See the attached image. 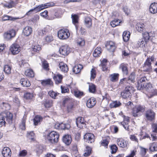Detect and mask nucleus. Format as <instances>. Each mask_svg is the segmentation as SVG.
Instances as JSON below:
<instances>
[{
	"label": "nucleus",
	"instance_id": "f257e3e1",
	"mask_svg": "<svg viewBox=\"0 0 157 157\" xmlns=\"http://www.w3.org/2000/svg\"><path fill=\"white\" fill-rule=\"evenodd\" d=\"M54 5V3L53 2H50L44 4H42L39 5L35 8L29 10L27 13V15H29L31 14V13L34 12L35 13L40 11L41 10L48 7L52 6Z\"/></svg>",
	"mask_w": 157,
	"mask_h": 157
},
{
	"label": "nucleus",
	"instance_id": "f03ea898",
	"mask_svg": "<svg viewBox=\"0 0 157 157\" xmlns=\"http://www.w3.org/2000/svg\"><path fill=\"white\" fill-rule=\"evenodd\" d=\"M59 137V135L56 132L52 131L47 135V139L50 143L53 144L58 141Z\"/></svg>",
	"mask_w": 157,
	"mask_h": 157
},
{
	"label": "nucleus",
	"instance_id": "7ed1b4c3",
	"mask_svg": "<svg viewBox=\"0 0 157 157\" xmlns=\"http://www.w3.org/2000/svg\"><path fill=\"white\" fill-rule=\"evenodd\" d=\"M144 116L146 121L152 122L155 119V113L152 110L149 109L146 111Z\"/></svg>",
	"mask_w": 157,
	"mask_h": 157
},
{
	"label": "nucleus",
	"instance_id": "20e7f679",
	"mask_svg": "<svg viewBox=\"0 0 157 157\" xmlns=\"http://www.w3.org/2000/svg\"><path fill=\"white\" fill-rule=\"evenodd\" d=\"M148 81L146 76L141 77L138 81L137 86V90L142 91L143 85H144L148 83Z\"/></svg>",
	"mask_w": 157,
	"mask_h": 157
},
{
	"label": "nucleus",
	"instance_id": "39448f33",
	"mask_svg": "<svg viewBox=\"0 0 157 157\" xmlns=\"http://www.w3.org/2000/svg\"><path fill=\"white\" fill-rule=\"evenodd\" d=\"M133 87L130 86L125 87L124 90L121 94V96L124 98H129L131 96V91H132Z\"/></svg>",
	"mask_w": 157,
	"mask_h": 157
},
{
	"label": "nucleus",
	"instance_id": "423d86ee",
	"mask_svg": "<svg viewBox=\"0 0 157 157\" xmlns=\"http://www.w3.org/2000/svg\"><path fill=\"white\" fill-rule=\"evenodd\" d=\"M70 34L67 30L61 29L58 33V36L61 39H66L69 37Z\"/></svg>",
	"mask_w": 157,
	"mask_h": 157
},
{
	"label": "nucleus",
	"instance_id": "0eeeda50",
	"mask_svg": "<svg viewBox=\"0 0 157 157\" xmlns=\"http://www.w3.org/2000/svg\"><path fill=\"white\" fill-rule=\"evenodd\" d=\"M145 110V107L141 105H138L135 107L133 110L132 115L134 117H138L140 115L139 114V112H143Z\"/></svg>",
	"mask_w": 157,
	"mask_h": 157
},
{
	"label": "nucleus",
	"instance_id": "6e6552de",
	"mask_svg": "<svg viewBox=\"0 0 157 157\" xmlns=\"http://www.w3.org/2000/svg\"><path fill=\"white\" fill-rule=\"evenodd\" d=\"M83 138L85 141L88 143H92L95 141L94 135L91 133H86L84 135Z\"/></svg>",
	"mask_w": 157,
	"mask_h": 157
},
{
	"label": "nucleus",
	"instance_id": "1a4fd4ad",
	"mask_svg": "<svg viewBox=\"0 0 157 157\" xmlns=\"http://www.w3.org/2000/svg\"><path fill=\"white\" fill-rule=\"evenodd\" d=\"M10 51L13 55L18 54L21 51L20 46L16 44H12L10 47Z\"/></svg>",
	"mask_w": 157,
	"mask_h": 157
},
{
	"label": "nucleus",
	"instance_id": "9d476101",
	"mask_svg": "<svg viewBox=\"0 0 157 157\" xmlns=\"http://www.w3.org/2000/svg\"><path fill=\"white\" fill-rule=\"evenodd\" d=\"M86 121H85L84 118L82 117H78L76 119V123L77 126L80 128H82L85 127Z\"/></svg>",
	"mask_w": 157,
	"mask_h": 157
},
{
	"label": "nucleus",
	"instance_id": "9b49d317",
	"mask_svg": "<svg viewBox=\"0 0 157 157\" xmlns=\"http://www.w3.org/2000/svg\"><path fill=\"white\" fill-rule=\"evenodd\" d=\"M70 48L67 45L62 46L59 49L60 54L63 56L67 55L70 53Z\"/></svg>",
	"mask_w": 157,
	"mask_h": 157
},
{
	"label": "nucleus",
	"instance_id": "f8f14e48",
	"mask_svg": "<svg viewBox=\"0 0 157 157\" xmlns=\"http://www.w3.org/2000/svg\"><path fill=\"white\" fill-rule=\"evenodd\" d=\"M16 34V32L15 30L12 29L8 32L4 34V38L6 40H10L14 37L15 36Z\"/></svg>",
	"mask_w": 157,
	"mask_h": 157
},
{
	"label": "nucleus",
	"instance_id": "ddd939ff",
	"mask_svg": "<svg viewBox=\"0 0 157 157\" xmlns=\"http://www.w3.org/2000/svg\"><path fill=\"white\" fill-rule=\"evenodd\" d=\"M66 104H69L68 105L67 109L68 112H70L73 107V104L72 101L69 98H65L63 101V105H65Z\"/></svg>",
	"mask_w": 157,
	"mask_h": 157
},
{
	"label": "nucleus",
	"instance_id": "4468645a",
	"mask_svg": "<svg viewBox=\"0 0 157 157\" xmlns=\"http://www.w3.org/2000/svg\"><path fill=\"white\" fill-rule=\"evenodd\" d=\"M6 118V121L9 124H11L13 120V115L12 113L9 112H7L4 113L2 116Z\"/></svg>",
	"mask_w": 157,
	"mask_h": 157
},
{
	"label": "nucleus",
	"instance_id": "2eb2a0df",
	"mask_svg": "<svg viewBox=\"0 0 157 157\" xmlns=\"http://www.w3.org/2000/svg\"><path fill=\"white\" fill-rule=\"evenodd\" d=\"M97 102L96 99L94 97H91L86 102V106L89 108H92L94 106Z\"/></svg>",
	"mask_w": 157,
	"mask_h": 157
},
{
	"label": "nucleus",
	"instance_id": "dca6fc26",
	"mask_svg": "<svg viewBox=\"0 0 157 157\" xmlns=\"http://www.w3.org/2000/svg\"><path fill=\"white\" fill-rule=\"evenodd\" d=\"M2 153L4 157H10L11 155L10 149L7 147H5L3 148L2 150Z\"/></svg>",
	"mask_w": 157,
	"mask_h": 157
},
{
	"label": "nucleus",
	"instance_id": "f3484780",
	"mask_svg": "<svg viewBox=\"0 0 157 157\" xmlns=\"http://www.w3.org/2000/svg\"><path fill=\"white\" fill-rule=\"evenodd\" d=\"M153 35L152 32H145L143 33V36L145 42H147L150 39H151L153 37Z\"/></svg>",
	"mask_w": 157,
	"mask_h": 157
},
{
	"label": "nucleus",
	"instance_id": "a211bd4d",
	"mask_svg": "<svg viewBox=\"0 0 157 157\" xmlns=\"http://www.w3.org/2000/svg\"><path fill=\"white\" fill-rule=\"evenodd\" d=\"M71 135L67 134L64 135L63 137V141L67 145H69L71 142Z\"/></svg>",
	"mask_w": 157,
	"mask_h": 157
},
{
	"label": "nucleus",
	"instance_id": "6ab92c4d",
	"mask_svg": "<svg viewBox=\"0 0 157 157\" xmlns=\"http://www.w3.org/2000/svg\"><path fill=\"white\" fill-rule=\"evenodd\" d=\"M49 30V26H47L43 29L39 30L38 31V34L39 36H43L48 33Z\"/></svg>",
	"mask_w": 157,
	"mask_h": 157
},
{
	"label": "nucleus",
	"instance_id": "aec40b11",
	"mask_svg": "<svg viewBox=\"0 0 157 157\" xmlns=\"http://www.w3.org/2000/svg\"><path fill=\"white\" fill-rule=\"evenodd\" d=\"M58 66L60 71L62 72L66 73L68 71L67 65L63 62L59 63Z\"/></svg>",
	"mask_w": 157,
	"mask_h": 157
},
{
	"label": "nucleus",
	"instance_id": "412c9836",
	"mask_svg": "<svg viewBox=\"0 0 157 157\" xmlns=\"http://www.w3.org/2000/svg\"><path fill=\"white\" fill-rule=\"evenodd\" d=\"M53 78L56 84H59L62 82L63 77L62 75L60 74H54Z\"/></svg>",
	"mask_w": 157,
	"mask_h": 157
},
{
	"label": "nucleus",
	"instance_id": "4be33fe9",
	"mask_svg": "<svg viewBox=\"0 0 157 157\" xmlns=\"http://www.w3.org/2000/svg\"><path fill=\"white\" fill-rule=\"evenodd\" d=\"M117 143L120 147L125 148L127 146V142L122 139H118L117 140Z\"/></svg>",
	"mask_w": 157,
	"mask_h": 157
},
{
	"label": "nucleus",
	"instance_id": "5701e85b",
	"mask_svg": "<svg viewBox=\"0 0 157 157\" xmlns=\"http://www.w3.org/2000/svg\"><path fill=\"white\" fill-rule=\"evenodd\" d=\"M84 22V24L87 28H89L91 27L92 21L90 17L88 16L85 17Z\"/></svg>",
	"mask_w": 157,
	"mask_h": 157
},
{
	"label": "nucleus",
	"instance_id": "b1692460",
	"mask_svg": "<svg viewBox=\"0 0 157 157\" xmlns=\"http://www.w3.org/2000/svg\"><path fill=\"white\" fill-rule=\"evenodd\" d=\"M119 69L122 70L124 75H127L128 74V71L127 65L124 63L121 64L119 67Z\"/></svg>",
	"mask_w": 157,
	"mask_h": 157
},
{
	"label": "nucleus",
	"instance_id": "393cba45",
	"mask_svg": "<svg viewBox=\"0 0 157 157\" xmlns=\"http://www.w3.org/2000/svg\"><path fill=\"white\" fill-rule=\"evenodd\" d=\"M20 82L21 85L25 87H29L31 85L30 81L27 78H21Z\"/></svg>",
	"mask_w": 157,
	"mask_h": 157
},
{
	"label": "nucleus",
	"instance_id": "a878e982",
	"mask_svg": "<svg viewBox=\"0 0 157 157\" xmlns=\"http://www.w3.org/2000/svg\"><path fill=\"white\" fill-rule=\"evenodd\" d=\"M149 150L152 152L157 151V142H155L150 144Z\"/></svg>",
	"mask_w": 157,
	"mask_h": 157
},
{
	"label": "nucleus",
	"instance_id": "bb28decb",
	"mask_svg": "<svg viewBox=\"0 0 157 157\" xmlns=\"http://www.w3.org/2000/svg\"><path fill=\"white\" fill-rule=\"evenodd\" d=\"M149 10L151 13H155L157 12V3H152L150 7Z\"/></svg>",
	"mask_w": 157,
	"mask_h": 157
},
{
	"label": "nucleus",
	"instance_id": "cd10ccee",
	"mask_svg": "<svg viewBox=\"0 0 157 157\" xmlns=\"http://www.w3.org/2000/svg\"><path fill=\"white\" fill-rule=\"evenodd\" d=\"M32 31V29L29 26L25 27L23 30V33L26 36H29Z\"/></svg>",
	"mask_w": 157,
	"mask_h": 157
},
{
	"label": "nucleus",
	"instance_id": "c85d7f7f",
	"mask_svg": "<svg viewBox=\"0 0 157 157\" xmlns=\"http://www.w3.org/2000/svg\"><path fill=\"white\" fill-rule=\"evenodd\" d=\"M143 91L144 90H146L148 92L150 93L152 92V87L151 84L148 82V83L144 85H143Z\"/></svg>",
	"mask_w": 157,
	"mask_h": 157
},
{
	"label": "nucleus",
	"instance_id": "c756f323",
	"mask_svg": "<svg viewBox=\"0 0 157 157\" xmlns=\"http://www.w3.org/2000/svg\"><path fill=\"white\" fill-rule=\"evenodd\" d=\"M82 68L83 67L81 64L75 65L73 68V71L75 74H78L80 72Z\"/></svg>",
	"mask_w": 157,
	"mask_h": 157
},
{
	"label": "nucleus",
	"instance_id": "7c9ffc66",
	"mask_svg": "<svg viewBox=\"0 0 157 157\" xmlns=\"http://www.w3.org/2000/svg\"><path fill=\"white\" fill-rule=\"evenodd\" d=\"M130 35V33L129 31H125L123 32L122 36L124 42H127L129 40Z\"/></svg>",
	"mask_w": 157,
	"mask_h": 157
},
{
	"label": "nucleus",
	"instance_id": "2f4dec72",
	"mask_svg": "<svg viewBox=\"0 0 157 157\" xmlns=\"http://www.w3.org/2000/svg\"><path fill=\"white\" fill-rule=\"evenodd\" d=\"M101 49L100 47H97L94 51L93 54L94 57H97L100 56L101 52Z\"/></svg>",
	"mask_w": 157,
	"mask_h": 157
},
{
	"label": "nucleus",
	"instance_id": "473e14b6",
	"mask_svg": "<svg viewBox=\"0 0 157 157\" xmlns=\"http://www.w3.org/2000/svg\"><path fill=\"white\" fill-rule=\"evenodd\" d=\"M107 60L105 59H103L101 61V63L100 65V66L102 67V70L104 71H107V70L108 67L107 66Z\"/></svg>",
	"mask_w": 157,
	"mask_h": 157
},
{
	"label": "nucleus",
	"instance_id": "72a5a7b5",
	"mask_svg": "<svg viewBox=\"0 0 157 157\" xmlns=\"http://www.w3.org/2000/svg\"><path fill=\"white\" fill-rule=\"evenodd\" d=\"M119 74L118 73H113L110 75V80L112 82H116L118 80L119 77Z\"/></svg>",
	"mask_w": 157,
	"mask_h": 157
},
{
	"label": "nucleus",
	"instance_id": "f704fd0d",
	"mask_svg": "<svg viewBox=\"0 0 157 157\" xmlns=\"http://www.w3.org/2000/svg\"><path fill=\"white\" fill-rule=\"evenodd\" d=\"M25 74L27 76L30 78H33L34 76V72L31 69L26 70L25 72Z\"/></svg>",
	"mask_w": 157,
	"mask_h": 157
},
{
	"label": "nucleus",
	"instance_id": "c9c22d12",
	"mask_svg": "<svg viewBox=\"0 0 157 157\" xmlns=\"http://www.w3.org/2000/svg\"><path fill=\"white\" fill-rule=\"evenodd\" d=\"M121 103L119 101H114L110 104V107L111 108H116L120 106Z\"/></svg>",
	"mask_w": 157,
	"mask_h": 157
},
{
	"label": "nucleus",
	"instance_id": "e433bc0d",
	"mask_svg": "<svg viewBox=\"0 0 157 157\" xmlns=\"http://www.w3.org/2000/svg\"><path fill=\"white\" fill-rule=\"evenodd\" d=\"M42 120V118L40 116H36L33 119L34 124L35 125L38 124Z\"/></svg>",
	"mask_w": 157,
	"mask_h": 157
},
{
	"label": "nucleus",
	"instance_id": "4c0bfd02",
	"mask_svg": "<svg viewBox=\"0 0 157 157\" xmlns=\"http://www.w3.org/2000/svg\"><path fill=\"white\" fill-rule=\"evenodd\" d=\"M135 76L134 73H132L129 75L128 78H127V83H130V82L134 83L135 81Z\"/></svg>",
	"mask_w": 157,
	"mask_h": 157
},
{
	"label": "nucleus",
	"instance_id": "58836bf2",
	"mask_svg": "<svg viewBox=\"0 0 157 157\" xmlns=\"http://www.w3.org/2000/svg\"><path fill=\"white\" fill-rule=\"evenodd\" d=\"M144 24L142 23H138L136 26V29L139 32H141L143 30Z\"/></svg>",
	"mask_w": 157,
	"mask_h": 157
},
{
	"label": "nucleus",
	"instance_id": "ea45409f",
	"mask_svg": "<svg viewBox=\"0 0 157 157\" xmlns=\"http://www.w3.org/2000/svg\"><path fill=\"white\" fill-rule=\"evenodd\" d=\"M17 19V18L16 17H13L7 15H4L2 17V20L3 21L7 20L14 21Z\"/></svg>",
	"mask_w": 157,
	"mask_h": 157
},
{
	"label": "nucleus",
	"instance_id": "a19ab883",
	"mask_svg": "<svg viewBox=\"0 0 157 157\" xmlns=\"http://www.w3.org/2000/svg\"><path fill=\"white\" fill-rule=\"evenodd\" d=\"M42 85L44 86L48 85H51L52 83V81L50 79L42 80L41 82Z\"/></svg>",
	"mask_w": 157,
	"mask_h": 157
},
{
	"label": "nucleus",
	"instance_id": "79ce46f5",
	"mask_svg": "<svg viewBox=\"0 0 157 157\" xmlns=\"http://www.w3.org/2000/svg\"><path fill=\"white\" fill-rule=\"evenodd\" d=\"M44 149L42 145H40L37 146L36 149V152L37 154L40 155L43 152Z\"/></svg>",
	"mask_w": 157,
	"mask_h": 157
},
{
	"label": "nucleus",
	"instance_id": "37998d69",
	"mask_svg": "<svg viewBox=\"0 0 157 157\" xmlns=\"http://www.w3.org/2000/svg\"><path fill=\"white\" fill-rule=\"evenodd\" d=\"M26 117L24 116L22 118L21 124L20 125V128L22 130H25V123L26 121Z\"/></svg>",
	"mask_w": 157,
	"mask_h": 157
},
{
	"label": "nucleus",
	"instance_id": "c03bdc74",
	"mask_svg": "<svg viewBox=\"0 0 157 157\" xmlns=\"http://www.w3.org/2000/svg\"><path fill=\"white\" fill-rule=\"evenodd\" d=\"M91 148L89 146H87L86 148L85 152L84 154L85 156H88L90 155L91 153Z\"/></svg>",
	"mask_w": 157,
	"mask_h": 157
},
{
	"label": "nucleus",
	"instance_id": "a18cd8bd",
	"mask_svg": "<svg viewBox=\"0 0 157 157\" xmlns=\"http://www.w3.org/2000/svg\"><path fill=\"white\" fill-rule=\"evenodd\" d=\"M110 150H111V152L112 154L116 153L117 151L118 150V147L115 144H113L110 146Z\"/></svg>",
	"mask_w": 157,
	"mask_h": 157
},
{
	"label": "nucleus",
	"instance_id": "49530a36",
	"mask_svg": "<svg viewBox=\"0 0 157 157\" xmlns=\"http://www.w3.org/2000/svg\"><path fill=\"white\" fill-rule=\"evenodd\" d=\"M77 45L80 46H84L85 44V41L82 38H78L77 40Z\"/></svg>",
	"mask_w": 157,
	"mask_h": 157
},
{
	"label": "nucleus",
	"instance_id": "de8ad7c7",
	"mask_svg": "<svg viewBox=\"0 0 157 157\" xmlns=\"http://www.w3.org/2000/svg\"><path fill=\"white\" fill-rule=\"evenodd\" d=\"M71 18H72V23L75 25L78 22V17L76 14H72Z\"/></svg>",
	"mask_w": 157,
	"mask_h": 157
},
{
	"label": "nucleus",
	"instance_id": "09e8293b",
	"mask_svg": "<svg viewBox=\"0 0 157 157\" xmlns=\"http://www.w3.org/2000/svg\"><path fill=\"white\" fill-rule=\"evenodd\" d=\"M11 67L8 65H6L4 67V71L7 74L11 73Z\"/></svg>",
	"mask_w": 157,
	"mask_h": 157
},
{
	"label": "nucleus",
	"instance_id": "8fccbe9b",
	"mask_svg": "<svg viewBox=\"0 0 157 157\" xmlns=\"http://www.w3.org/2000/svg\"><path fill=\"white\" fill-rule=\"evenodd\" d=\"M120 23V21H119L118 19H114L110 22V25L112 27H114L118 25Z\"/></svg>",
	"mask_w": 157,
	"mask_h": 157
},
{
	"label": "nucleus",
	"instance_id": "3c124183",
	"mask_svg": "<svg viewBox=\"0 0 157 157\" xmlns=\"http://www.w3.org/2000/svg\"><path fill=\"white\" fill-rule=\"evenodd\" d=\"M52 101L49 100H46L44 103V105L46 108L50 107L52 106Z\"/></svg>",
	"mask_w": 157,
	"mask_h": 157
},
{
	"label": "nucleus",
	"instance_id": "603ef678",
	"mask_svg": "<svg viewBox=\"0 0 157 157\" xmlns=\"http://www.w3.org/2000/svg\"><path fill=\"white\" fill-rule=\"evenodd\" d=\"M146 43L143 41L142 39H140L138 41V44L140 47L143 48L144 47Z\"/></svg>",
	"mask_w": 157,
	"mask_h": 157
},
{
	"label": "nucleus",
	"instance_id": "864d4df0",
	"mask_svg": "<svg viewBox=\"0 0 157 157\" xmlns=\"http://www.w3.org/2000/svg\"><path fill=\"white\" fill-rule=\"evenodd\" d=\"M96 86L93 84H91L89 86V90L90 92L94 93L96 91Z\"/></svg>",
	"mask_w": 157,
	"mask_h": 157
},
{
	"label": "nucleus",
	"instance_id": "5fc2aeb1",
	"mask_svg": "<svg viewBox=\"0 0 157 157\" xmlns=\"http://www.w3.org/2000/svg\"><path fill=\"white\" fill-rule=\"evenodd\" d=\"M151 63L150 61V59H149V58H148L146 61L144 62V65H145V67H146V66H148V70H149L150 68V67L151 66Z\"/></svg>",
	"mask_w": 157,
	"mask_h": 157
},
{
	"label": "nucleus",
	"instance_id": "6e6d98bb",
	"mask_svg": "<svg viewBox=\"0 0 157 157\" xmlns=\"http://www.w3.org/2000/svg\"><path fill=\"white\" fill-rule=\"evenodd\" d=\"M33 97V94L27 92L25 93L24 94V98L27 99H31Z\"/></svg>",
	"mask_w": 157,
	"mask_h": 157
},
{
	"label": "nucleus",
	"instance_id": "4d7b16f0",
	"mask_svg": "<svg viewBox=\"0 0 157 157\" xmlns=\"http://www.w3.org/2000/svg\"><path fill=\"white\" fill-rule=\"evenodd\" d=\"M106 46L110 52H113L115 49V45L106 44Z\"/></svg>",
	"mask_w": 157,
	"mask_h": 157
},
{
	"label": "nucleus",
	"instance_id": "13d9d810",
	"mask_svg": "<svg viewBox=\"0 0 157 157\" xmlns=\"http://www.w3.org/2000/svg\"><path fill=\"white\" fill-rule=\"evenodd\" d=\"M35 134L33 132H30L28 133L27 136L28 138L32 140H34Z\"/></svg>",
	"mask_w": 157,
	"mask_h": 157
},
{
	"label": "nucleus",
	"instance_id": "bf43d9fd",
	"mask_svg": "<svg viewBox=\"0 0 157 157\" xmlns=\"http://www.w3.org/2000/svg\"><path fill=\"white\" fill-rule=\"evenodd\" d=\"M48 94L51 97L54 99H55L56 96L58 94H59V93H56L53 91H50L48 92Z\"/></svg>",
	"mask_w": 157,
	"mask_h": 157
},
{
	"label": "nucleus",
	"instance_id": "052dcab7",
	"mask_svg": "<svg viewBox=\"0 0 157 157\" xmlns=\"http://www.w3.org/2000/svg\"><path fill=\"white\" fill-rule=\"evenodd\" d=\"M42 65L44 69L46 70H49L48 64L46 61H44L42 63Z\"/></svg>",
	"mask_w": 157,
	"mask_h": 157
},
{
	"label": "nucleus",
	"instance_id": "680f3d73",
	"mask_svg": "<svg viewBox=\"0 0 157 157\" xmlns=\"http://www.w3.org/2000/svg\"><path fill=\"white\" fill-rule=\"evenodd\" d=\"M34 52H38L41 50V48L39 45L34 46L32 48Z\"/></svg>",
	"mask_w": 157,
	"mask_h": 157
},
{
	"label": "nucleus",
	"instance_id": "e2e57ef3",
	"mask_svg": "<svg viewBox=\"0 0 157 157\" xmlns=\"http://www.w3.org/2000/svg\"><path fill=\"white\" fill-rule=\"evenodd\" d=\"M109 141L107 139L103 140L101 142V144L102 146H105L106 148H108Z\"/></svg>",
	"mask_w": 157,
	"mask_h": 157
},
{
	"label": "nucleus",
	"instance_id": "0e129e2a",
	"mask_svg": "<svg viewBox=\"0 0 157 157\" xmlns=\"http://www.w3.org/2000/svg\"><path fill=\"white\" fill-rule=\"evenodd\" d=\"M74 95L77 97H79L83 95V93L78 90H75L74 91Z\"/></svg>",
	"mask_w": 157,
	"mask_h": 157
},
{
	"label": "nucleus",
	"instance_id": "69168bd1",
	"mask_svg": "<svg viewBox=\"0 0 157 157\" xmlns=\"http://www.w3.org/2000/svg\"><path fill=\"white\" fill-rule=\"evenodd\" d=\"M96 73L95 70L94 68H92L91 71L90 79H94L96 77Z\"/></svg>",
	"mask_w": 157,
	"mask_h": 157
},
{
	"label": "nucleus",
	"instance_id": "338daca9",
	"mask_svg": "<svg viewBox=\"0 0 157 157\" xmlns=\"http://www.w3.org/2000/svg\"><path fill=\"white\" fill-rule=\"evenodd\" d=\"M63 125L62 127V129H69L71 127V125L69 123H66V124H63L61 125Z\"/></svg>",
	"mask_w": 157,
	"mask_h": 157
},
{
	"label": "nucleus",
	"instance_id": "774afa93",
	"mask_svg": "<svg viewBox=\"0 0 157 157\" xmlns=\"http://www.w3.org/2000/svg\"><path fill=\"white\" fill-rule=\"evenodd\" d=\"M152 130L153 132L157 133V123L153 124Z\"/></svg>",
	"mask_w": 157,
	"mask_h": 157
}]
</instances>
